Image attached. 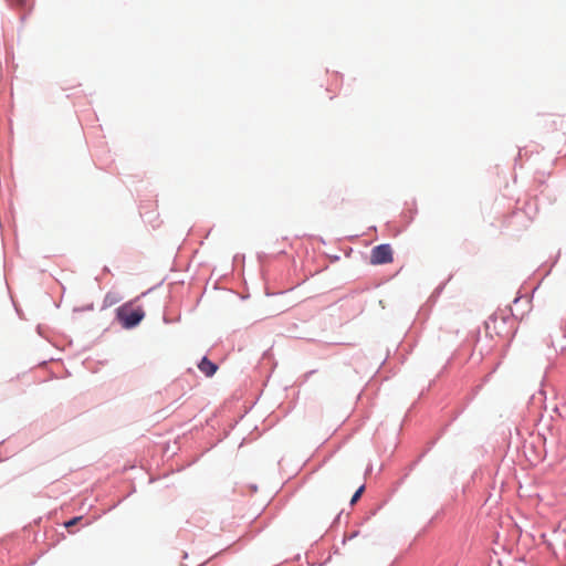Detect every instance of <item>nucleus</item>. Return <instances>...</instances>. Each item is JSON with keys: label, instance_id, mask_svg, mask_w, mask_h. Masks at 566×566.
Instances as JSON below:
<instances>
[{"label": "nucleus", "instance_id": "nucleus-1", "mask_svg": "<svg viewBox=\"0 0 566 566\" xmlns=\"http://www.w3.org/2000/svg\"><path fill=\"white\" fill-rule=\"evenodd\" d=\"M144 317V310L140 306H134L133 303H125L116 310V318L125 328L137 326Z\"/></svg>", "mask_w": 566, "mask_h": 566}, {"label": "nucleus", "instance_id": "nucleus-2", "mask_svg": "<svg viewBox=\"0 0 566 566\" xmlns=\"http://www.w3.org/2000/svg\"><path fill=\"white\" fill-rule=\"evenodd\" d=\"M392 262V249L389 244H380L373 248L370 252V263L374 265L387 264Z\"/></svg>", "mask_w": 566, "mask_h": 566}, {"label": "nucleus", "instance_id": "nucleus-3", "mask_svg": "<svg viewBox=\"0 0 566 566\" xmlns=\"http://www.w3.org/2000/svg\"><path fill=\"white\" fill-rule=\"evenodd\" d=\"M198 368L207 377L213 376L218 370V366L214 363L210 361L207 357H203L201 359V361L198 364Z\"/></svg>", "mask_w": 566, "mask_h": 566}, {"label": "nucleus", "instance_id": "nucleus-4", "mask_svg": "<svg viewBox=\"0 0 566 566\" xmlns=\"http://www.w3.org/2000/svg\"><path fill=\"white\" fill-rule=\"evenodd\" d=\"M364 490H365L364 485L359 486V489L354 493V495L350 500V504H355L360 499Z\"/></svg>", "mask_w": 566, "mask_h": 566}, {"label": "nucleus", "instance_id": "nucleus-5", "mask_svg": "<svg viewBox=\"0 0 566 566\" xmlns=\"http://www.w3.org/2000/svg\"><path fill=\"white\" fill-rule=\"evenodd\" d=\"M81 520H82L81 516L74 517V518L70 520L69 522H66L65 526L66 527H71V526L77 524V522L81 521Z\"/></svg>", "mask_w": 566, "mask_h": 566}]
</instances>
